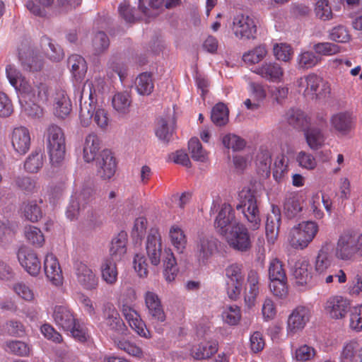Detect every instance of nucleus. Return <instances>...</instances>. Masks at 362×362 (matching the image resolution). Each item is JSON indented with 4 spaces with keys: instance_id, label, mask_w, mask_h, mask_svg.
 <instances>
[{
    "instance_id": "nucleus-1",
    "label": "nucleus",
    "mask_w": 362,
    "mask_h": 362,
    "mask_svg": "<svg viewBox=\"0 0 362 362\" xmlns=\"http://www.w3.org/2000/svg\"><path fill=\"white\" fill-rule=\"evenodd\" d=\"M6 76L11 85L21 94L24 100H20L23 111L32 117H39L42 114V105L49 101L48 87L44 83H30L14 66L6 68Z\"/></svg>"
},
{
    "instance_id": "nucleus-2",
    "label": "nucleus",
    "mask_w": 362,
    "mask_h": 362,
    "mask_svg": "<svg viewBox=\"0 0 362 362\" xmlns=\"http://www.w3.org/2000/svg\"><path fill=\"white\" fill-rule=\"evenodd\" d=\"M83 98L84 93H82L79 99V117L81 125L87 127L93 120L98 128L107 129L110 123L107 110L99 105L97 102H88L87 100L83 101Z\"/></svg>"
},
{
    "instance_id": "nucleus-3",
    "label": "nucleus",
    "mask_w": 362,
    "mask_h": 362,
    "mask_svg": "<svg viewBox=\"0 0 362 362\" xmlns=\"http://www.w3.org/2000/svg\"><path fill=\"white\" fill-rule=\"evenodd\" d=\"M318 231L317 223L313 221H303L291 228L287 240L292 248L303 250L313 241Z\"/></svg>"
},
{
    "instance_id": "nucleus-4",
    "label": "nucleus",
    "mask_w": 362,
    "mask_h": 362,
    "mask_svg": "<svg viewBox=\"0 0 362 362\" xmlns=\"http://www.w3.org/2000/svg\"><path fill=\"white\" fill-rule=\"evenodd\" d=\"M46 141L52 165H60L66 153L65 136L62 129L56 124L49 125L47 129Z\"/></svg>"
},
{
    "instance_id": "nucleus-5",
    "label": "nucleus",
    "mask_w": 362,
    "mask_h": 362,
    "mask_svg": "<svg viewBox=\"0 0 362 362\" xmlns=\"http://www.w3.org/2000/svg\"><path fill=\"white\" fill-rule=\"evenodd\" d=\"M238 199L239 203L236 205V209L243 213L250 229H258L261 225V219L255 192L249 188H243L238 194Z\"/></svg>"
},
{
    "instance_id": "nucleus-6",
    "label": "nucleus",
    "mask_w": 362,
    "mask_h": 362,
    "mask_svg": "<svg viewBox=\"0 0 362 362\" xmlns=\"http://www.w3.org/2000/svg\"><path fill=\"white\" fill-rule=\"evenodd\" d=\"M334 256L341 261H351L357 256V233L344 230L337 237Z\"/></svg>"
},
{
    "instance_id": "nucleus-7",
    "label": "nucleus",
    "mask_w": 362,
    "mask_h": 362,
    "mask_svg": "<svg viewBox=\"0 0 362 362\" xmlns=\"http://www.w3.org/2000/svg\"><path fill=\"white\" fill-rule=\"evenodd\" d=\"M299 92H302L305 97L317 98L325 97L330 92L329 86L323 81V79L315 74H310L297 81Z\"/></svg>"
},
{
    "instance_id": "nucleus-8",
    "label": "nucleus",
    "mask_w": 362,
    "mask_h": 362,
    "mask_svg": "<svg viewBox=\"0 0 362 362\" xmlns=\"http://www.w3.org/2000/svg\"><path fill=\"white\" fill-rule=\"evenodd\" d=\"M223 235L226 236L228 245L236 251L245 252L252 247L248 229L241 223H234L230 230Z\"/></svg>"
},
{
    "instance_id": "nucleus-9",
    "label": "nucleus",
    "mask_w": 362,
    "mask_h": 362,
    "mask_svg": "<svg viewBox=\"0 0 362 362\" xmlns=\"http://www.w3.org/2000/svg\"><path fill=\"white\" fill-rule=\"evenodd\" d=\"M218 240L208 233H199L194 240V252L199 264H206L218 250Z\"/></svg>"
},
{
    "instance_id": "nucleus-10",
    "label": "nucleus",
    "mask_w": 362,
    "mask_h": 362,
    "mask_svg": "<svg viewBox=\"0 0 362 362\" xmlns=\"http://www.w3.org/2000/svg\"><path fill=\"white\" fill-rule=\"evenodd\" d=\"M230 28L239 40H253L256 37L257 25L253 17L249 15L238 13L234 16Z\"/></svg>"
},
{
    "instance_id": "nucleus-11",
    "label": "nucleus",
    "mask_w": 362,
    "mask_h": 362,
    "mask_svg": "<svg viewBox=\"0 0 362 362\" xmlns=\"http://www.w3.org/2000/svg\"><path fill=\"white\" fill-rule=\"evenodd\" d=\"M74 272L78 285L86 291H93L98 288L99 279L95 272L87 263L76 261Z\"/></svg>"
},
{
    "instance_id": "nucleus-12",
    "label": "nucleus",
    "mask_w": 362,
    "mask_h": 362,
    "mask_svg": "<svg viewBox=\"0 0 362 362\" xmlns=\"http://www.w3.org/2000/svg\"><path fill=\"white\" fill-rule=\"evenodd\" d=\"M334 256V245L331 241H325L317 252L314 261L315 275L323 278L330 268Z\"/></svg>"
},
{
    "instance_id": "nucleus-13",
    "label": "nucleus",
    "mask_w": 362,
    "mask_h": 362,
    "mask_svg": "<svg viewBox=\"0 0 362 362\" xmlns=\"http://www.w3.org/2000/svg\"><path fill=\"white\" fill-rule=\"evenodd\" d=\"M351 302L346 297L339 295L332 296L327 298L324 308L325 313L332 319L344 318L350 310Z\"/></svg>"
},
{
    "instance_id": "nucleus-14",
    "label": "nucleus",
    "mask_w": 362,
    "mask_h": 362,
    "mask_svg": "<svg viewBox=\"0 0 362 362\" xmlns=\"http://www.w3.org/2000/svg\"><path fill=\"white\" fill-rule=\"evenodd\" d=\"M329 124L335 133L346 136L355 127V118L349 111L339 112L331 116Z\"/></svg>"
},
{
    "instance_id": "nucleus-15",
    "label": "nucleus",
    "mask_w": 362,
    "mask_h": 362,
    "mask_svg": "<svg viewBox=\"0 0 362 362\" xmlns=\"http://www.w3.org/2000/svg\"><path fill=\"white\" fill-rule=\"evenodd\" d=\"M310 316L311 310L308 306L298 305L294 308L288 318V334L302 330L310 320Z\"/></svg>"
},
{
    "instance_id": "nucleus-16",
    "label": "nucleus",
    "mask_w": 362,
    "mask_h": 362,
    "mask_svg": "<svg viewBox=\"0 0 362 362\" xmlns=\"http://www.w3.org/2000/svg\"><path fill=\"white\" fill-rule=\"evenodd\" d=\"M103 324L109 330L118 334H122L126 330V325L124 323L120 315L112 303H106L103 307Z\"/></svg>"
},
{
    "instance_id": "nucleus-17",
    "label": "nucleus",
    "mask_w": 362,
    "mask_h": 362,
    "mask_svg": "<svg viewBox=\"0 0 362 362\" xmlns=\"http://www.w3.org/2000/svg\"><path fill=\"white\" fill-rule=\"evenodd\" d=\"M18 58L23 69L35 72L40 71L43 66L42 57L30 47H22L18 51Z\"/></svg>"
},
{
    "instance_id": "nucleus-18",
    "label": "nucleus",
    "mask_w": 362,
    "mask_h": 362,
    "mask_svg": "<svg viewBox=\"0 0 362 362\" xmlns=\"http://www.w3.org/2000/svg\"><path fill=\"white\" fill-rule=\"evenodd\" d=\"M92 192L93 190L90 187H84L79 193L76 192L71 196L66 211L67 218L72 221L77 218L81 207H83L92 197Z\"/></svg>"
},
{
    "instance_id": "nucleus-19",
    "label": "nucleus",
    "mask_w": 362,
    "mask_h": 362,
    "mask_svg": "<svg viewBox=\"0 0 362 362\" xmlns=\"http://www.w3.org/2000/svg\"><path fill=\"white\" fill-rule=\"evenodd\" d=\"M20 264L31 276H37L41 269V263L36 254L26 247H21L18 252Z\"/></svg>"
},
{
    "instance_id": "nucleus-20",
    "label": "nucleus",
    "mask_w": 362,
    "mask_h": 362,
    "mask_svg": "<svg viewBox=\"0 0 362 362\" xmlns=\"http://www.w3.org/2000/svg\"><path fill=\"white\" fill-rule=\"evenodd\" d=\"M122 313L128 322L129 326L140 337L144 338H150L151 334L144 322L141 319L139 313L131 306L124 304L122 306Z\"/></svg>"
},
{
    "instance_id": "nucleus-21",
    "label": "nucleus",
    "mask_w": 362,
    "mask_h": 362,
    "mask_svg": "<svg viewBox=\"0 0 362 362\" xmlns=\"http://www.w3.org/2000/svg\"><path fill=\"white\" fill-rule=\"evenodd\" d=\"M253 71L262 78L272 83L283 81L284 76V68L276 62H264Z\"/></svg>"
},
{
    "instance_id": "nucleus-22",
    "label": "nucleus",
    "mask_w": 362,
    "mask_h": 362,
    "mask_svg": "<svg viewBox=\"0 0 362 362\" xmlns=\"http://www.w3.org/2000/svg\"><path fill=\"white\" fill-rule=\"evenodd\" d=\"M44 270L48 280L56 286L63 283V276L57 258L52 253H48L44 260Z\"/></svg>"
},
{
    "instance_id": "nucleus-23",
    "label": "nucleus",
    "mask_w": 362,
    "mask_h": 362,
    "mask_svg": "<svg viewBox=\"0 0 362 362\" xmlns=\"http://www.w3.org/2000/svg\"><path fill=\"white\" fill-rule=\"evenodd\" d=\"M97 173L103 180L110 179L115 173L117 164L115 157L109 150L102 151L97 160Z\"/></svg>"
},
{
    "instance_id": "nucleus-24",
    "label": "nucleus",
    "mask_w": 362,
    "mask_h": 362,
    "mask_svg": "<svg viewBox=\"0 0 362 362\" xmlns=\"http://www.w3.org/2000/svg\"><path fill=\"white\" fill-rule=\"evenodd\" d=\"M54 114L64 119L71 112L72 105L66 92L63 89H57L52 96Z\"/></svg>"
},
{
    "instance_id": "nucleus-25",
    "label": "nucleus",
    "mask_w": 362,
    "mask_h": 362,
    "mask_svg": "<svg viewBox=\"0 0 362 362\" xmlns=\"http://www.w3.org/2000/svg\"><path fill=\"white\" fill-rule=\"evenodd\" d=\"M11 144L14 151L20 155L25 154L30 147V134L24 127L13 129L11 136Z\"/></svg>"
},
{
    "instance_id": "nucleus-26",
    "label": "nucleus",
    "mask_w": 362,
    "mask_h": 362,
    "mask_svg": "<svg viewBox=\"0 0 362 362\" xmlns=\"http://www.w3.org/2000/svg\"><path fill=\"white\" fill-rule=\"evenodd\" d=\"M162 252L161 237L156 230H151L147 237L146 252L153 265L157 266L160 262Z\"/></svg>"
},
{
    "instance_id": "nucleus-27",
    "label": "nucleus",
    "mask_w": 362,
    "mask_h": 362,
    "mask_svg": "<svg viewBox=\"0 0 362 362\" xmlns=\"http://www.w3.org/2000/svg\"><path fill=\"white\" fill-rule=\"evenodd\" d=\"M339 360V362H362V343L356 339L345 342Z\"/></svg>"
},
{
    "instance_id": "nucleus-28",
    "label": "nucleus",
    "mask_w": 362,
    "mask_h": 362,
    "mask_svg": "<svg viewBox=\"0 0 362 362\" xmlns=\"http://www.w3.org/2000/svg\"><path fill=\"white\" fill-rule=\"evenodd\" d=\"M235 222V211L228 204H222L215 219L214 226L221 235L226 234L228 226Z\"/></svg>"
},
{
    "instance_id": "nucleus-29",
    "label": "nucleus",
    "mask_w": 362,
    "mask_h": 362,
    "mask_svg": "<svg viewBox=\"0 0 362 362\" xmlns=\"http://www.w3.org/2000/svg\"><path fill=\"white\" fill-rule=\"evenodd\" d=\"M144 299L146 306L152 319L163 322L165 320V314L158 296L153 291H147L144 295Z\"/></svg>"
},
{
    "instance_id": "nucleus-30",
    "label": "nucleus",
    "mask_w": 362,
    "mask_h": 362,
    "mask_svg": "<svg viewBox=\"0 0 362 362\" xmlns=\"http://www.w3.org/2000/svg\"><path fill=\"white\" fill-rule=\"evenodd\" d=\"M52 318L56 325L64 331L71 329L76 319L73 312L64 305L54 307Z\"/></svg>"
},
{
    "instance_id": "nucleus-31",
    "label": "nucleus",
    "mask_w": 362,
    "mask_h": 362,
    "mask_svg": "<svg viewBox=\"0 0 362 362\" xmlns=\"http://www.w3.org/2000/svg\"><path fill=\"white\" fill-rule=\"evenodd\" d=\"M281 211L277 206H272V212L267 218L265 230L269 243H274L276 240L281 223Z\"/></svg>"
},
{
    "instance_id": "nucleus-32",
    "label": "nucleus",
    "mask_w": 362,
    "mask_h": 362,
    "mask_svg": "<svg viewBox=\"0 0 362 362\" xmlns=\"http://www.w3.org/2000/svg\"><path fill=\"white\" fill-rule=\"evenodd\" d=\"M304 200L301 195L296 192L288 194L284 202V211L288 218L298 216L303 211Z\"/></svg>"
},
{
    "instance_id": "nucleus-33",
    "label": "nucleus",
    "mask_w": 362,
    "mask_h": 362,
    "mask_svg": "<svg viewBox=\"0 0 362 362\" xmlns=\"http://www.w3.org/2000/svg\"><path fill=\"white\" fill-rule=\"evenodd\" d=\"M132 100L127 91H118L111 98L113 110L119 116L124 117L130 112Z\"/></svg>"
},
{
    "instance_id": "nucleus-34",
    "label": "nucleus",
    "mask_w": 362,
    "mask_h": 362,
    "mask_svg": "<svg viewBox=\"0 0 362 362\" xmlns=\"http://www.w3.org/2000/svg\"><path fill=\"white\" fill-rule=\"evenodd\" d=\"M259 278L257 272L251 270L247 276V288L245 296V302L249 308L256 303L259 293Z\"/></svg>"
},
{
    "instance_id": "nucleus-35",
    "label": "nucleus",
    "mask_w": 362,
    "mask_h": 362,
    "mask_svg": "<svg viewBox=\"0 0 362 362\" xmlns=\"http://www.w3.org/2000/svg\"><path fill=\"white\" fill-rule=\"evenodd\" d=\"M127 240L128 236L125 231L122 230L115 235L111 241L109 258L122 259L127 252Z\"/></svg>"
},
{
    "instance_id": "nucleus-36",
    "label": "nucleus",
    "mask_w": 362,
    "mask_h": 362,
    "mask_svg": "<svg viewBox=\"0 0 362 362\" xmlns=\"http://www.w3.org/2000/svg\"><path fill=\"white\" fill-rule=\"evenodd\" d=\"M105 86V82L103 78H95L93 81L87 82L82 90L78 91L79 96L81 97V93H84L83 101L87 100L88 102H97V95L104 91Z\"/></svg>"
},
{
    "instance_id": "nucleus-37",
    "label": "nucleus",
    "mask_w": 362,
    "mask_h": 362,
    "mask_svg": "<svg viewBox=\"0 0 362 362\" xmlns=\"http://www.w3.org/2000/svg\"><path fill=\"white\" fill-rule=\"evenodd\" d=\"M217 351V341H208L194 346L190 350V355L195 360H204L211 358Z\"/></svg>"
},
{
    "instance_id": "nucleus-38",
    "label": "nucleus",
    "mask_w": 362,
    "mask_h": 362,
    "mask_svg": "<svg viewBox=\"0 0 362 362\" xmlns=\"http://www.w3.org/2000/svg\"><path fill=\"white\" fill-rule=\"evenodd\" d=\"M100 149V140L95 133L88 134L83 144V159L86 162L93 161Z\"/></svg>"
},
{
    "instance_id": "nucleus-39",
    "label": "nucleus",
    "mask_w": 362,
    "mask_h": 362,
    "mask_svg": "<svg viewBox=\"0 0 362 362\" xmlns=\"http://www.w3.org/2000/svg\"><path fill=\"white\" fill-rule=\"evenodd\" d=\"M115 259L107 257L100 266L101 277L107 284L112 286L117 281L118 271Z\"/></svg>"
},
{
    "instance_id": "nucleus-40",
    "label": "nucleus",
    "mask_w": 362,
    "mask_h": 362,
    "mask_svg": "<svg viewBox=\"0 0 362 362\" xmlns=\"http://www.w3.org/2000/svg\"><path fill=\"white\" fill-rule=\"evenodd\" d=\"M163 276L168 283L173 282L178 273L175 257L170 249H165L163 257Z\"/></svg>"
},
{
    "instance_id": "nucleus-41",
    "label": "nucleus",
    "mask_w": 362,
    "mask_h": 362,
    "mask_svg": "<svg viewBox=\"0 0 362 362\" xmlns=\"http://www.w3.org/2000/svg\"><path fill=\"white\" fill-rule=\"evenodd\" d=\"M304 136L308 146L314 151L322 148L325 142L326 136L318 127H310L304 132Z\"/></svg>"
},
{
    "instance_id": "nucleus-42",
    "label": "nucleus",
    "mask_w": 362,
    "mask_h": 362,
    "mask_svg": "<svg viewBox=\"0 0 362 362\" xmlns=\"http://www.w3.org/2000/svg\"><path fill=\"white\" fill-rule=\"evenodd\" d=\"M272 161L270 150L265 146H260L255 160L259 173L268 176L270 174Z\"/></svg>"
},
{
    "instance_id": "nucleus-43",
    "label": "nucleus",
    "mask_w": 362,
    "mask_h": 362,
    "mask_svg": "<svg viewBox=\"0 0 362 362\" xmlns=\"http://www.w3.org/2000/svg\"><path fill=\"white\" fill-rule=\"evenodd\" d=\"M309 268L310 263L308 259H300L296 263L293 276L298 285L305 286L310 281L312 275Z\"/></svg>"
},
{
    "instance_id": "nucleus-44",
    "label": "nucleus",
    "mask_w": 362,
    "mask_h": 362,
    "mask_svg": "<svg viewBox=\"0 0 362 362\" xmlns=\"http://www.w3.org/2000/svg\"><path fill=\"white\" fill-rule=\"evenodd\" d=\"M170 242L179 253H182L187 246V237L183 230L178 226H172L169 230Z\"/></svg>"
},
{
    "instance_id": "nucleus-45",
    "label": "nucleus",
    "mask_w": 362,
    "mask_h": 362,
    "mask_svg": "<svg viewBox=\"0 0 362 362\" xmlns=\"http://www.w3.org/2000/svg\"><path fill=\"white\" fill-rule=\"evenodd\" d=\"M68 64L73 76L76 80H81L85 76L87 64L83 57L78 54H72L69 57Z\"/></svg>"
},
{
    "instance_id": "nucleus-46",
    "label": "nucleus",
    "mask_w": 362,
    "mask_h": 362,
    "mask_svg": "<svg viewBox=\"0 0 362 362\" xmlns=\"http://www.w3.org/2000/svg\"><path fill=\"white\" fill-rule=\"evenodd\" d=\"M44 162L43 153L41 151H33L24 163L25 170L30 173H37L42 168Z\"/></svg>"
},
{
    "instance_id": "nucleus-47",
    "label": "nucleus",
    "mask_w": 362,
    "mask_h": 362,
    "mask_svg": "<svg viewBox=\"0 0 362 362\" xmlns=\"http://www.w3.org/2000/svg\"><path fill=\"white\" fill-rule=\"evenodd\" d=\"M288 124L295 128H305L310 121L305 114L298 109H291L286 113Z\"/></svg>"
},
{
    "instance_id": "nucleus-48",
    "label": "nucleus",
    "mask_w": 362,
    "mask_h": 362,
    "mask_svg": "<svg viewBox=\"0 0 362 362\" xmlns=\"http://www.w3.org/2000/svg\"><path fill=\"white\" fill-rule=\"evenodd\" d=\"M221 316L224 323L230 326L237 325L242 317L240 308L235 305L226 306Z\"/></svg>"
},
{
    "instance_id": "nucleus-49",
    "label": "nucleus",
    "mask_w": 362,
    "mask_h": 362,
    "mask_svg": "<svg viewBox=\"0 0 362 362\" xmlns=\"http://www.w3.org/2000/svg\"><path fill=\"white\" fill-rule=\"evenodd\" d=\"M189 151L194 160L205 163L208 160V153L197 138H192L188 142Z\"/></svg>"
},
{
    "instance_id": "nucleus-50",
    "label": "nucleus",
    "mask_w": 362,
    "mask_h": 362,
    "mask_svg": "<svg viewBox=\"0 0 362 362\" xmlns=\"http://www.w3.org/2000/svg\"><path fill=\"white\" fill-rule=\"evenodd\" d=\"M136 89L140 95H149L153 90V83L151 75L142 73L136 78L135 81Z\"/></svg>"
},
{
    "instance_id": "nucleus-51",
    "label": "nucleus",
    "mask_w": 362,
    "mask_h": 362,
    "mask_svg": "<svg viewBox=\"0 0 362 362\" xmlns=\"http://www.w3.org/2000/svg\"><path fill=\"white\" fill-rule=\"evenodd\" d=\"M298 69H308L316 66L319 58L311 51H303L299 54L296 59Z\"/></svg>"
},
{
    "instance_id": "nucleus-52",
    "label": "nucleus",
    "mask_w": 362,
    "mask_h": 362,
    "mask_svg": "<svg viewBox=\"0 0 362 362\" xmlns=\"http://www.w3.org/2000/svg\"><path fill=\"white\" fill-rule=\"evenodd\" d=\"M173 122H169L165 118H159L157 121V126L156 129V134L159 139L164 141H169L171 139L173 133Z\"/></svg>"
},
{
    "instance_id": "nucleus-53",
    "label": "nucleus",
    "mask_w": 362,
    "mask_h": 362,
    "mask_svg": "<svg viewBox=\"0 0 362 362\" xmlns=\"http://www.w3.org/2000/svg\"><path fill=\"white\" fill-rule=\"evenodd\" d=\"M54 0H30L26 3L29 11L36 16L45 17L46 8L52 5Z\"/></svg>"
},
{
    "instance_id": "nucleus-54",
    "label": "nucleus",
    "mask_w": 362,
    "mask_h": 362,
    "mask_svg": "<svg viewBox=\"0 0 362 362\" xmlns=\"http://www.w3.org/2000/svg\"><path fill=\"white\" fill-rule=\"evenodd\" d=\"M211 121L216 126H223L228 121V110L223 103L216 104L211 110Z\"/></svg>"
},
{
    "instance_id": "nucleus-55",
    "label": "nucleus",
    "mask_w": 362,
    "mask_h": 362,
    "mask_svg": "<svg viewBox=\"0 0 362 362\" xmlns=\"http://www.w3.org/2000/svg\"><path fill=\"white\" fill-rule=\"evenodd\" d=\"M4 349L8 353L20 356H26L30 352L28 345L18 340H10L6 341Z\"/></svg>"
},
{
    "instance_id": "nucleus-56",
    "label": "nucleus",
    "mask_w": 362,
    "mask_h": 362,
    "mask_svg": "<svg viewBox=\"0 0 362 362\" xmlns=\"http://www.w3.org/2000/svg\"><path fill=\"white\" fill-rule=\"evenodd\" d=\"M115 344L118 349L124 351L129 356L138 358L143 356V351L141 348L137 346L134 342L123 338L118 341H115Z\"/></svg>"
},
{
    "instance_id": "nucleus-57",
    "label": "nucleus",
    "mask_w": 362,
    "mask_h": 362,
    "mask_svg": "<svg viewBox=\"0 0 362 362\" xmlns=\"http://www.w3.org/2000/svg\"><path fill=\"white\" fill-rule=\"evenodd\" d=\"M268 271L270 281L287 279L283 264L277 258H274L270 260Z\"/></svg>"
},
{
    "instance_id": "nucleus-58",
    "label": "nucleus",
    "mask_w": 362,
    "mask_h": 362,
    "mask_svg": "<svg viewBox=\"0 0 362 362\" xmlns=\"http://www.w3.org/2000/svg\"><path fill=\"white\" fill-rule=\"evenodd\" d=\"M243 264L233 263L226 268V282L243 283L244 274Z\"/></svg>"
},
{
    "instance_id": "nucleus-59",
    "label": "nucleus",
    "mask_w": 362,
    "mask_h": 362,
    "mask_svg": "<svg viewBox=\"0 0 362 362\" xmlns=\"http://www.w3.org/2000/svg\"><path fill=\"white\" fill-rule=\"evenodd\" d=\"M315 13L322 21H329L333 18V13L328 0H318L316 2Z\"/></svg>"
},
{
    "instance_id": "nucleus-60",
    "label": "nucleus",
    "mask_w": 362,
    "mask_h": 362,
    "mask_svg": "<svg viewBox=\"0 0 362 362\" xmlns=\"http://www.w3.org/2000/svg\"><path fill=\"white\" fill-rule=\"evenodd\" d=\"M267 50L264 45H259L243 54V61L246 63L256 64L262 61L267 55Z\"/></svg>"
},
{
    "instance_id": "nucleus-61",
    "label": "nucleus",
    "mask_w": 362,
    "mask_h": 362,
    "mask_svg": "<svg viewBox=\"0 0 362 362\" xmlns=\"http://www.w3.org/2000/svg\"><path fill=\"white\" fill-rule=\"evenodd\" d=\"M25 235L27 240L35 247H41L45 241L42 231L33 226L25 228Z\"/></svg>"
},
{
    "instance_id": "nucleus-62",
    "label": "nucleus",
    "mask_w": 362,
    "mask_h": 362,
    "mask_svg": "<svg viewBox=\"0 0 362 362\" xmlns=\"http://www.w3.org/2000/svg\"><path fill=\"white\" fill-rule=\"evenodd\" d=\"M296 161L300 167L308 170H314L317 166V160L315 156L304 151L298 153Z\"/></svg>"
},
{
    "instance_id": "nucleus-63",
    "label": "nucleus",
    "mask_w": 362,
    "mask_h": 362,
    "mask_svg": "<svg viewBox=\"0 0 362 362\" xmlns=\"http://www.w3.org/2000/svg\"><path fill=\"white\" fill-rule=\"evenodd\" d=\"M288 170V160L284 156L278 157L274 163V178L278 182L281 181L287 174Z\"/></svg>"
},
{
    "instance_id": "nucleus-64",
    "label": "nucleus",
    "mask_w": 362,
    "mask_h": 362,
    "mask_svg": "<svg viewBox=\"0 0 362 362\" xmlns=\"http://www.w3.org/2000/svg\"><path fill=\"white\" fill-rule=\"evenodd\" d=\"M349 321L351 329L357 332L362 331V305L355 306L351 309Z\"/></svg>"
}]
</instances>
